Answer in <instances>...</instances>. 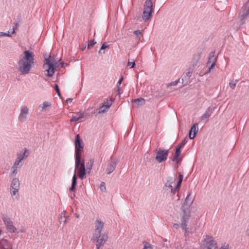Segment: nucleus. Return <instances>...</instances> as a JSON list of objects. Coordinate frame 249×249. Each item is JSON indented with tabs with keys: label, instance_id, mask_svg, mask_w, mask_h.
Listing matches in <instances>:
<instances>
[{
	"label": "nucleus",
	"instance_id": "nucleus-1",
	"mask_svg": "<svg viewBox=\"0 0 249 249\" xmlns=\"http://www.w3.org/2000/svg\"><path fill=\"white\" fill-rule=\"evenodd\" d=\"M34 53L28 50H25L20 55L18 62V70L22 74L29 73L34 65Z\"/></svg>",
	"mask_w": 249,
	"mask_h": 249
},
{
	"label": "nucleus",
	"instance_id": "nucleus-2",
	"mask_svg": "<svg viewBox=\"0 0 249 249\" xmlns=\"http://www.w3.org/2000/svg\"><path fill=\"white\" fill-rule=\"evenodd\" d=\"M192 199L190 197V194H188L181 207L182 216L181 220V227L185 231V233L188 232L187 222L189 221L190 217V211L189 207L192 203Z\"/></svg>",
	"mask_w": 249,
	"mask_h": 249
},
{
	"label": "nucleus",
	"instance_id": "nucleus-3",
	"mask_svg": "<svg viewBox=\"0 0 249 249\" xmlns=\"http://www.w3.org/2000/svg\"><path fill=\"white\" fill-rule=\"evenodd\" d=\"M75 166L76 168H78L81 162V151L83 149V145L82 144V142L80 139V137L79 134L76 136L75 140Z\"/></svg>",
	"mask_w": 249,
	"mask_h": 249
},
{
	"label": "nucleus",
	"instance_id": "nucleus-4",
	"mask_svg": "<svg viewBox=\"0 0 249 249\" xmlns=\"http://www.w3.org/2000/svg\"><path fill=\"white\" fill-rule=\"evenodd\" d=\"M108 235L106 233H93L91 240L93 242H96V247L97 249H100L104 246L108 239Z\"/></svg>",
	"mask_w": 249,
	"mask_h": 249
},
{
	"label": "nucleus",
	"instance_id": "nucleus-5",
	"mask_svg": "<svg viewBox=\"0 0 249 249\" xmlns=\"http://www.w3.org/2000/svg\"><path fill=\"white\" fill-rule=\"evenodd\" d=\"M202 247L203 249H218L216 241L213 237L208 235L202 241Z\"/></svg>",
	"mask_w": 249,
	"mask_h": 249
},
{
	"label": "nucleus",
	"instance_id": "nucleus-6",
	"mask_svg": "<svg viewBox=\"0 0 249 249\" xmlns=\"http://www.w3.org/2000/svg\"><path fill=\"white\" fill-rule=\"evenodd\" d=\"M51 56H49L48 58H45L46 63L44 64V68L47 71V76L52 77L54 73L55 66L54 65V61L50 59Z\"/></svg>",
	"mask_w": 249,
	"mask_h": 249
},
{
	"label": "nucleus",
	"instance_id": "nucleus-7",
	"mask_svg": "<svg viewBox=\"0 0 249 249\" xmlns=\"http://www.w3.org/2000/svg\"><path fill=\"white\" fill-rule=\"evenodd\" d=\"M155 151L157 154L155 159L158 162H162L167 159L169 154L168 150L157 148L155 149Z\"/></svg>",
	"mask_w": 249,
	"mask_h": 249
},
{
	"label": "nucleus",
	"instance_id": "nucleus-8",
	"mask_svg": "<svg viewBox=\"0 0 249 249\" xmlns=\"http://www.w3.org/2000/svg\"><path fill=\"white\" fill-rule=\"evenodd\" d=\"M249 16V1L246 6L242 7L239 13V17L242 21V24L244 23V20Z\"/></svg>",
	"mask_w": 249,
	"mask_h": 249
},
{
	"label": "nucleus",
	"instance_id": "nucleus-9",
	"mask_svg": "<svg viewBox=\"0 0 249 249\" xmlns=\"http://www.w3.org/2000/svg\"><path fill=\"white\" fill-rule=\"evenodd\" d=\"M29 114V109L27 107L21 109L20 113L18 116V120L20 122H24L27 120V115Z\"/></svg>",
	"mask_w": 249,
	"mask_h": 249
},
{
	"label": "nucleus",
	"instance_id": "nucleus-10",
	"mask_svg": "<svg viewBox=\"0 0 249 249\" xmlns=\"http://www.w3.org/2000/svg\"><path fill=\"white\" fill-rule=\"evenodd\" d=\"M78 173L79 177L81 179H83L86 178V168L85 166V163L83 161L81 160L80 164L78 166Z\"/></svg>",
	"mask_w": 249,
	"mask_h": 249
},
{
	"label": "nucleus",
	"instance_id": "nucleus-11",
	"mask_svg": "<svg viewBox=\"0 0 249 249\" xmlns=\"http://www.w3.org/2000/svg\"><path fill=\"white\" fill-rule=\"evenodd\" d=\"M4 224L6 225L7 229L11 232H16V228L13 225L12 221L8 218L4 219Z\"/></svg>",
	"mask_w": 249,
	"mask_h": 249
},
{
	"label": "nucleus",
	"instance_id": "nucleus-12",
	"mask_svg": "<svg viewBox=\"0 0 249 249\" xmlns=\"http://www.w3.org/2000/svg\"><path fill=\"white\" fill-rule=\"evenodd\" d=\"M217 61V56L215 54V52H212L209 54V56L208 58V61L207 64L211 63V65L210 66V69H213L216 64V62Z\"/></svg>",
	"mask_w": 249,
	"mask_h": 249
},
{
	"label": "nucleus",
	"instance_id": "nucleus-13",
	"mask_svg": "<svg viewBox=\"0 0 249 249\" xmlns=\"http://www.w3.org/2000/svg\"><path fill=\"white\" fill-rule=\"evenodd\" d=\"M104 226V223L99 220H96L95 222V230L93 233H101Z\"/></svg>",
	"mask_w": 249,
	"mask_h": 249
},
{
	"label": "nucleus",
	"instance_id": "nucleus-14",
	"mask_svg": "<svg viewBox=\"0 0 249 249\" xmlns=\"http://www.w3.org/2000/svg\"><path fill=\"white\" fill-rule=\"evenodd\" d=\"M116 166V162L115 160H111L108 163L107 168L106 169L107 173L110 175L115 170Z\"/></svg>",
	"mask_w": 249,
	"mask_h": 249
},
{
	"label": "nucleus",
	"instance_id": "nucleus-15",
	"mask_svg": "<svg viewBox=\"0 0 249 249\" xmlns=\"http://www.w3.org/2000/svg\"><path fill=\"white\" fill-rule=\"evenodd\" d=\"M213 109L212 107H208L200 118L203 121H208V119L211 116Z\"/></svg>",
	"mask_w": 249,
	"mask_h": 249
},
{
	"label": "nucleus",
	"instance_id": "nucleus-16",
	"mask_svg": "<svg viewBox=\"0 0 249 249\" xmlns=\"http://www.w3.org/2000/svg\"><path fill=\"white\" fill-rule=\"evenodd\" d=\"M198 131V124L196 123L193 125L189 133V137L190 139H193Z\"/></svg>",
	"mask_w": 249,
	"mask_h": 249
},
{
	"label": "nucleus",
	"instance_id": "nucleus-17",
	"mask_svg": "<svg viewBox=\"0 0 249 249\" xmlns=\"http://www.w3.org/2000/svg\"><path fill=\"white\" fill-rule=\"evenodd\" d=\"M153 3L151 0H146L144 4V11L152 13L153 12Z\"/></svg>",
	"mask_w": 249,
	"mask_h": 249
},
{
	"label": "nucleus",
	"instance_id": "nucleus-18",
	"mask_svg": "<svg viewBox=\"0 0 249 249\" xmlns=\"http://www.w3.org/2000/svg\"><path fill=\"white\" fill-rule=\"evenodd\" d=\"M180 149V148L178 146L176 147L174 157L173 159V161H176L177 163H178L181 160V159L179 158L181 154Z\"/></svg>",
	"mask_w": 249,
	"mask_h": 249
},
{
	"label": "nucleus",
	"instance_id": "nucleus-19",
	"mask_svg": "<svg viewBox=\"0 0 249 249\" xmlns=\"http://www.w3.org/2000/svg\"><path fill=\"white\" fill-rule=\"evenodd\" d=\"M77 168H76V166L75 167L74 173V175L72 178V184L71 187L70 188V191H73L75 189V186L77 184V177L76 175V170Z\"/></svg>",
	"mask_w": 249,
	"mask_h": 249
},
{
	"label": "nucleus",
	"instance_id": "nucleus-20",
	"mask_svg": "<svg viewBox=\"0 0 249 249\" xmlns=\"http://www.w3.org/2000/svg\"><path fill=\"white\" fill-rule=\"evenodd\" d=\"M11 188L16 189L15 190L19 189V182L18 178H14L12 181L11 185Z\"/></svg>",
	"mask_w": 249,
	"mask_h": 249
},
{
	"label": "nucleus",
	"instance_id": "nucleus-21",
	"mask_svg": "<svg viewBox=\"0 0 249 249\" xmlns=\"http://www.w3.org/2000/svg\"><path fill=\"white\" fill-rule=\"evenodd\" d=\"M1 244V249H13L12 245L8 241L4 240Z\"/></svg>",
	"mask_w": 249,
	"mask_h": 249
},
{
	"label": "nucleus",
	"instance_id": "nucleus-22",
	"mask_svg": "<svg viewBox=\"0 0 249 249\" xmlns=\"http://www.w3.org/2000/svg\"><path fill=\"white\" fill-rule=\"evenodd\" d=\"M94 164V160L90 159L89 160L86 164L87 170L88 173H90V171L91 170L92 167Z\"/></svg>",
	"mask_w": 249,
	"mask_h": 249
},
{
	"label": "nucleus",
	"instance_id": "nucleus-23",
	"mask_svg": "<svg viewBox=\"0 0 249 249\" xmlns=\"http://www.w3.org/2000/svg\"><path fill=\"white\" fill-rule=\"evenodd\" d=\"M152 16V13L146 11H143L142 19L146 21L150 19Z\"/></svg>",
	"mask_w": 249,
	"mask_h": 249
},
{
	"label": "nucleus",
	"instance_id": "nucleus-24",
	"mask_svg": "<svg viewBox=\"0 0 249 249\" xmlns=\"http://www.w3.org/2000/svg\"><path fill=\"white\" fill-rule=\"evenodd\" d=\"M109 107H110V105H109V104H108V105H103L100 107V110L99 111V113H105L106 112H107V110L109 109Z\"/></svg>",
	"mask_w": 249,
	"mask_h": 249
},
{
	"label": "nucleus",
	"instance_id": "nucleus-25",
	"mask_svg": "<svg viewBox=\"0 0 249 249\" xmlns=\"http://www.w3.org/2000/svg\"><path fill=\"white\" fill-rule=\"evenodd\" d=\"M84 117V113H81L78 116H73L71 119V122H74L79 121L80 119L83 118Z\"/></svg>",
	"mask_w": 249,
	"mask_h": 249
},
{
	"label": "nucleus",
	"instance_id": "nucleus-26",
	"mask_svg": "<svg viewBox=\"0 0 249 249\" xmlns=\"http://www.w3.org/2000/svg\"><path fill=\"white\" fill-rule=\"evenodd\" d=\"M201 57V53L197 52V53H195L193 55V60L195 63H197V62L199 60Z\"/></svg>",
	"mask_w": 249,
	"mask_h": 249
},
{
	"label": "nucleus",
	"instance_id": "nucleus-27",
	"mask_svg": "<svg viewBox=\"0 0 249 249\" xmlns=\"http://www.w3.org/2000/svg\"><path fill=\"white\" fill-rule=\"evenodd\" d=\"M182 180L178 179V182L177 185H176V186L174 187V189H172V193L173 194H175L177 190L180 187L181 184L182 183Z\"/></svg>",
	"mask_w": 249,
	"mask_h": 249
},
{
	"label": "nucleus",
	"instance_id": "nucleus-28",
	"mask_svg": "<svg viewBox=\"0 0 249 249\" xmlns=\"http://www.w3.org/2000/svg\"><path fill=\"white\" fill-rule=\"evenodd\" d=\"M51 106V104L50 103L45 102L40 104L39 105V107L42 108V109H46L47 107H50Z\"/></svg>",
	"mask_w": 249,
	"mask_h": 249
},
{
	"label": "nucleus",
	"instance_id": "nucleus-29",
	"mask_svg": "<svg viewBox=\"0 0 249 249\" xmlns=\"http://www.w3.org/2000/svg\"><path fill=\"white\" fill-rule=\"evenodd\" d=\"M192 73V71H188L184 73L183 74L182 80H183L184 79L185 80L189 79L191 76Z\"/></svg>",
	"mask_w": 249,
	"mask_h": 249
},
{
	"label": "nucleus",
	"instance_id": "nucleus-30",
	"mask_svg": "<svg viewBox=\"0 0 249 249\" xmlns=\"http://www.w3.org/2000/svg\"><path fill=\"white\" fill-rule=\"evenodd\" d=\"M134 102L138 105H143L145 104V100L143 98H138L134 100Z\"/></svg>",
	"mask_w": 249,
	"mask_h": 249
},
{
	"label": "nucleus",
	"instance_id": "nucleus-31",
	"mask_svg": "<svg viewBox=\"0 0 249 249\" xmlns=\"http://www.w3.org/2000/svg\"><path fill=\"white\" fill-rule=\"evenodd\" d=\"M143 244L144 245V248L143 249H153L152 245L150 243L146 241H144Z\"/></svg>",
	"mask_w": 249,
	"mask_h": 249
},
{
	"label": "nucleus",
	"instance_id": "nucleus-32",
	"mask_svg": "<svg viewBox=\"0 0 249 249\" xmlns=\"http://www.w3.org/2000/svg\"><path fill=\"white\" fill-rule=\"evenodd\" d=\"M107 47H108V46L107 45V43H106V42L102 44V45L101 47V49L99 51V53L101 54L104 53H105V51H102L105 50V49H106Z\"/></svg>",
	"mask_w": 249,
	"mask_h": 249
},
{
	"label": "nucleus",
	"instance_id": "nucleus-33",
	"mask_svg": "<svg viewBox=\"0 0 249 249\" xmlns=\"http://www.w3.org/2000/svg\"><path fill=\"white\" fill-rule=\"evenodd\" d=\"M24 155H25V153H20L18 155V157L17 158V160H20L21 161L23 160H24L25 159H26L27 157H28V155H26L25 156H24Z\"/></svg>",
	"mask_w": 249,
	"mask_h": 249
},
{
	"label": "nucleus",
	"instance_id": "nucleus-34",
	"mask_svg": "<svg viewBox=\"0 0 249 249\" xmlns=\"http://www.w3.org/2000/svg\"><path fill=\"white\" fill-rule=\"evenodd\" d=\"M187 138H185L181 142L178 146V147L181 148L182 147H183L184 146V145L186 144V143L187 142Z\"/></svg>",
	"mask_w": 249,
	"mask_h": 249
},
{
	"label": "nucleus",
	"instance_id": "nucleus-35",
	"mask_svg": "<svg viewBox=\"0 0 249 249\" xmlns=\"http://www.w3.org/2000/svg\"><path fill=\"white\" fill-rule=\"evenodd\" d=\"M238 82L237 80L235 81H231L229 83V86L232 89H234L236 86V83Z\"/></svg>",
	"mask_w": 249,
	"mask_h": 249
},
{
	"label": "nucleus",
	"instance_id": "nucleus-36",
	"mask_svg": "<svg viewBox=\"0 0 249 249\" xmlns=\"http://www.w3.org/2000/svg\"><path fill=\"white\" fill-rule=\"evenodd\" d=\"M100 189L101 191L103 192H105L106 191V187L105 185V183L104 182H102L100 185Z\"/></svg>",
	"mask_w": 249,
	"mask_h": 249
},
{
	"label": "nucleus",
	"instance_id": "nucleus-37",
	"mask_svg": "<svg viewBox=\"0 0 249 249\" xmlns=\"http://www.w3.org/2000/svg\"><path fill=\"white\" fill-rule=\"evenodd\" d=\"M21 162L20 160L17 159L14 163V165L16 166V168H20L22 166Z\"/></svg>",
	"mask_w": 249,
	"mask_h": 249
},
{
	"label": "nucleus",
	"instance_id": "nucleus-38",
	"mask_svg": "<svg viewBox=\"0 0 249 249\" xmlns=\"http://www.w3.org/2000/svg\"><path fill=\"white\" fill-rule=\"evenodd\" d=\"M176 177V175L175 176L174 178L172 177H169L167 178L166 183H173L174 182L175 178Z\"/></svg>",
	"mask_w": 249,
	"mask_h": 249
},
{
	"label": "nucleus",
	"instance_id": "nucleus-39",
	"mask_svg": "<svg viewBox=\"0 0 249 249\" xmlns=\"http://www.w3.org/2000/svg\"><path fill=\"white\" fill-rule=\"evenodd\" d=\"M54 89H55V90L56 92H57L58 95L60 97H61V94H60V90H59V87H58L57 84H55L54 85Z\"/></svg>",
	"mask_w": 249,
	"mask_h": 249
},
{
	"label": "nucleus",
	"instance_id": "nucleus-40",
	"mask_svg": "<svg viewBox=\"0 0 249 249\" xmlns=\"http://www.w3.org/2000/svg\"><path fill=\"white\" fill-rule=\"evenodd\" d=\"M134 34L137 36V38L138 39H140V36L141 35L142 32L140 30H136L134 32Z\"/></svg>",
	"mask_w": 249,
	"mask_h": 249
},
{
	"label": "nucleus",
	"instance_id": "nucleus-41",
	"mask_svg": "<svg viewBox=\"0 0 249 249\" xmlns=\"http://www.w3.org/2000/svg\"><path fill=\"white\" fill-rule=\"evenodd\" d=\"M96 43V42L93 40L91 41V42L88 44V49H90L91 47H92Z\"/></svg>",
	"mask_w": 249,
	"mask_h": 249
},
{
	"label": "nucleus",
	"instance_id": "nucleus-42",
	"mask_svg": "<svg viewBox=\"0 0 249 249\" xmlns=\"http://www.w3.org/2000/svg\"><path fill=\"white\" fill-rule=\"evenodd\" d=\"M4 36H11V35L9 34V32L4 33V32H0V37H3Z\"/></svg>",
	"mask_w": 249,
	"mask_h": 249
},
{
	"label": "nucleus",
	"instance_id": "nucleus-43",
	"mask_svg": "<svg viewBox=\"0 0 249 249\" xmlns=\"http://www.w3.org/2000/svg\"><path fill=\"white\" fill-rule=\"evenodd\" d=\"M110 105V107L112 105V100H108L107 99H106L105 101H104V104L105 105Z\"/></svg>",
	"mask_w": 249,
	"mask_h": 249
},
{
	"label": "nucleus",
	"instance_id": "nucleus-44",
	"mask_svg": "<svg viewBox=\"0 0 249 249\" xmlns=\"http://www.w3.org/2000/svg\"><path fill=\"white\" fill-rule=\"evenodd\" d=\"M16 189L11 188V194L13 196H15L16 194L18 192L19 189L15 190Z\"/></svg>",
	"mask_w": 249,
	"mask_h": 249
},
{
	"label": "nucleus",
	"instance_id": "nucleus-45",
	"mask_svg": "<svg viewBox=\"0 0 249 249\" xmlns=\"http://www.w3.org/2000/svg\"><path fill=\"white\" fill-rule=\"evenodd\" d=\"M135 65L136 64L134 62H131L128 61L127 66H131V68H134L135 66Z\"/></svg>",
	"mask_w": 249,
	"mask_h": 249
},
{
	"label": "nucleus",
	"instance_id": "nucleus-46",
	"mask_svg": "<svg viewBox=\"0 0 249 249\" xmlns=\"http://www.w3.org/2000/svg\"><path fill=\"white\" fill-rule=\"evenodd\" d=\"M179 82V80L175 81L174 82H171L170 83V86H176L178 84V83Z\"/></svg>",
	"mask_w": 249,
	"mask_h": 249
},
{
	"label": "nucleus",
	"instance_id": "nucleus-47",
	"mask_svg": "<svg viewBox=\"0 0 249 249\" xmlns=\"http://www.w3.org/2000/svg\"><path fill=\"white\" fill-rule=\"evenodd\" d=\"M165 186L171 189V191L172 192V189H174L172 185V183H166Z\"/></svg>",
	"mask_w": 249,
	"mask_h": 249
},
{
	"label": "nucleus",
	"instance_id": "nucleus-48",
	"mask_svg": "<svg viewBox=\"0 0 249 249\" xmlns=\"http://www.w3.org/2000/svg\"><path fill=\"white\" fill-rule=\"evenodd\" d=\"M183 175L181 173H179L178 179H181V180H183Z\"/></svg>",
	"mask_w": 249,
	"mask_h": 249
},
{
	"label": "nucleus",
	"instance_id": "nucleus-49",
	"mask_svg": "<svg viewBox=\"0 0 249 249\" xmlns=\"http://www.w3.org/2000/svg\"><path fill=\"white\" fill-rule=\"evenodd\" d=\"M123 79H124L123 77H122L119 79V81H118V84L119 85L122 83V81H123Z\"/></svg>",
	"mask_w": 249,
	"mask_h": 249
},
{
	"label": "nucleus",
	"instance_id": "nucleus-50",
	"mask_svg": "<svg viewBox=\"0 0 249 249\" xmlns=\"http://www.w3.org/2000/svg\"><path fill=\"white\" fill-rule=\"evenodd\" d=\"M72 100L73 99L72 98H69V99L66 100V102L68 103H71L72 101Z\"/></svg>",
	"mask_w": 249,
	"mask_h": 249
},
{
	"label": "nucleus",
	"instance_id": "nucleus-51",
	"mask_svg": "<svg viewBox=\"0 0 249 249\" xmlns=\"http://www.w3.org/2000/svg\"><path fill=\"white\" fill-rule=\"evenodd\" d=\"M219 249H229L228 246H223L222 247H221Z\"/></svg>",
	"mask_w": 249,
	"mask_h": 249
},
{
	"label": "nucleus",
	"instance_id": "nucleus-52",
	"mask_svg": "<svg viewBox=\"0 0 249 249\" xmlns=\"http://www.w3.org/2000/svg\"><path fill=\"white\" fill-rule=\"evenodd\" d=\"M63 219H64V223L65 224L66 223V217L65 216H61L60 219L62 220Z\"/></svg>",
	"mask_w": 249,
	"mask_h": 249
},
{
	"label": "nucleus",
	"instance_id": "nucleus-53",
	"mask_svg": "<svg viewBox=\"0 0 249 249\" xmlns=\"http://www.w3.org/2000/svg\"><path fill=\"white\" fill-rule=\"evenodd\" d=\"M174 227L176 228V229H178L179 227V225L177 223H175L174 224Z\"/></svg>",
	"mask_w": 249,
	"mask_h": 249
},
{
	"label": "nucleus",
	"instance_id": "nucleus-54",
	"mask_svg": "<svg viewBox=\"0 0 249 249\" xmlns=\"http://www.w3.org/2000/svg\"><path fill=\"white\" fill-rule=\"evenodd\" d=\"M17 172H18L17 170H13L12 173L10 175V176H12L13 174H16L17 173Z\"/></svg>",
	"mask_w": 249,
	"mask_h": 249
},
{
	"label": "nucleus",
	"instance_id": "nucleus-55",
	"mask_svg": "<svg viewBox=\"0 0 249 249\" xmlns=\"http://www.w3.org/2000/svg\"><path fill=\"white\" fill-rule=\"evenodd\" d=\"M246 235L249 236V227L247 229L246 231Z\"/></svg>",
	"mask_w": 249,
	"mask_h": 249
},
{
	"label": "nucleus",
	"instance_id": "nucleus-56",
	"mask_svg": "<svg viewBox=\"0 0 249 249\" xmlns=\"http://www.w3.org/2000/svg\"><path fill=\"white\" fill-rule=\"evenodd\" d=\"M28 152V150L25 148V150H24V152L23 153H25V155H24V156H25L26 155V153Z\"/></svg>",
	"mask_w": 249,
	"mask_h": 249
},
{
	"label": "nucleus",
	"instance_id": "nucleus-57",
	"mask_svg": "<svg viewBox=\"0 0 249 249\" xmlns=\"http://www.w3.org/2000/svg\"><path fill=\"white\" fill-rule=\"evenodd\" d=\"M17 168H16V166L14 165L12 167V169L13 170H17Z\"/></svg>",
	"mask_w": 249,
	"mask_h": 249
},
{
	"label": "nucleus",
	"instance_id": "nucleus-58",
	"mask_svg": "<svg viewBox=\"0 0 249 249\" xmlns=\"http://www.w3.org/2000/svg\"><path fill=\"white\" fill-rule=\"evenodd\" d=\"M117 88H118V94H119L120 93V87H119V85H117Z\"/></svg>",
	"mask_w": 249,
	"mask_h": 249
},
{
	"label": "nucleus",
	"instance_id": "nucleus-59",
	"mask_svg": "<svg viewBox=\"0 0 249 249\" xmlns=\"http://www.w3.org/2000/svg\"><path fill=\"white\" fill-rule=\"evenodd\" d=\"M212 69H210V67L209 68V70L208 71H207V72L206 73V74H208L211 71Z\"/></svg>",
	"mask_w": 249,
	"mask_h": 249
},
{
	"label": "nucleus",
	"instance_id": "nucleus-60",
	"mask_svg": "<svg viewBox=\"0 0 249 249\" xmlns=\"http://www.w3.org/2000/svg\"><path fill=\"white\" fill-rule=\"evenodd\" d=\"M60 64L61 65V67H63L64 63L63 62H61Z\"/></svg>",
	"mask_w": 249,
	"mask_h": 249
},
{
	"label": "nucleus",
	"instance_id": "nucleus-61",
	"mask_svg": "<svg viewBox=\"0 0 249 249\" xmlns=\"http://www.w3.org/2000/svg\"><path fill=\"white\" fill-rule=\"evenodd\" d=\"M65 213V211H63L62 213V214H64V213Z\"/></svg>",
	"mask_w": 249,
	"mask_h": 249
},
{
	"label": "nucleus",
	"instance_id": "nucleus-62",
	"mask_svg": "<svg viewBox=\"0 0 249 249\" xmlns=\"http://www.w3.org/2000/svg\"><path fill=\"white\" fill-rule=\"evenodd\" d=\"M15 33V31L14 30L12 32V34H14Z\"/></svg>",
	"mask_w": 249,
	"mask_h": 249
},
{
	"label": "nucleus",
	"instance_id": "nucleus-63",
	"mask_svg": "<svg viewBox=\"0 0 249 249\" xmlns=\"http://www.w3.org/2000/svg\"><path fill=\"white\" fill-rule=\"evenodd\" d=\"M18 196H16V198H18Z\"/></svg>",
	"mask_w": 249,
	"mask_h": 249
}]
</instances>
